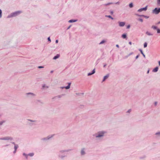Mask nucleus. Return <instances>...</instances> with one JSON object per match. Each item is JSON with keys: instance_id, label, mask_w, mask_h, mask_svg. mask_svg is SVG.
Returning <instances> with one entry per match:
<instances>
[{"instance_id": "12", "label": "nucleus", "mask_w": 160, "mask_h": 160, "mask_svg": "<svg viewBox=\"0 0 160 160\" xmlns=\"http://www.w3.org/2000/svg\"><path fill=\"white\" fill-rule=\"evenodd\" d=\"M76 21H77L76 20H70L69 21V22H76Z\"/></svg>"}, {"instance_id": "24", "label": "nucleus", "mask_w": 160, "mask_h": 160, "mask_svg": "<svg viewBox=\"0 0 160 160\" xmlns=\"http://www.w3.org/2000/svg\"><path fill=\"white\" fill-rule=\"evenodd\" d=\"M138 20L141 22H143V20L142 18H139V19Z\"/></svg>"}, {"instance_id": "3", "label": "nucleus", "mask_w": 160, "mask_h": 160, "mask_svg": "<svg viewBox=\"0 0 160 160\" xmlns=\"http://www.w3.org/2000/svg\"><path fill=\"white\" fill-rule=\"evenodd\" d=\"M147 6H146V7L141 8L138 10V11L139 12H142L143 11H146L147 9Z\"/></svg>"}, {"instance_id": "26", "label": "nucleus", "mask_w": 160, "mask_h": 160, "mask_svg": "<svg viewBox=\"0 0 160 160\" xmlns=\"http://www.w3.org/2000/svg\"><path fill=\"white\" fill-rule=\"evenodd\" d=\"M14 148H15V151H16L17 148V147L16 146H15L14 147Z\"/></svg>"}, {"instance_id": "41", "label": "nucleus", "mask_w": 160, "mask_h": 160, "mask_svg": "<svg viewBox=\"0 0 160 160\" xmlns=\"http://www.w3.org/2000/svg\"><path fill=\"white\" fill-rule=\"evenodd\" d=\"M138 56H137L136 57V58H138Z\"/></svg>"}, {"instance_id": "28", "label": "nucleus", "mask_w": 160, "mask_h": 160, "mask_svg": "<svg viewBox=\"0 0 160 160\" xmlns=\"http://www.w3.org/2000/svg\"><path fill=\"white\" fill-rule=\"evenodd\" d=\"M23 155H24L25 156H26V158H27V156H28V155H27L25 154L24 153L23 154Z\"/></svg>"}, {"instance_id": "13", "label": "nucleus", "mask_w": 160, "mask_h": 160, "mask_svg": "<svg viewBox=\"0 0 160 160\" xmlns=\"http://www.w3.org/2000/svg\"><path fill=\"white\" fill-rule=\"evenodd\" d=\"M152 28L154 29H157V27L154 26H152Z\"/></svg>"}, {"instance_id": "19", "label": "nucleus", "mask_w": 160, "mask_h": 160, "mask_svg": "<svg viewBox=\"0 0 160 160\" xmlns=\"http://www.w3.org/2000/svg\"><path fill=\"white\" fill-rule=\"evenodd\" d=\"M147 43L146 42H145L144 43V48H146V47H147Z\"/></svg>"}, {"instance_id": "27", "label": "nucleus", "mask_w": 160, "mask_h": 160, "mask_svg": "<svg viewBox=\"0 0 160 160\" xmlns=\"http://www.w3.org/2000/svg\"><path fill=\"white\" fill-rule=\"evenodd\" d=\"M130 27V25H128V26H127V28H129Z\"/></svg>"}, {"instance_id": "45", "label": "nucleus", "mask_w": 160, "mask_h": 160, "mask_svg": "<svg viewBox=\"0 0 160 160\" xmlns=\"http://www.w3.org/2000/svg\"><path fill=\"white\" fill-rule=\"evenodd\" d=\"M52 72V71L51 72Z\"/></svg>"}, {"instance_id": "42", "label": "nucleus", "mask_w": 160, "mask_h": 160, "mask_svg": "<svg viewBox=\"0 0 160 160\" xmlns=\"http://www.w3.org/2000/svg\"><path fill=\"white\" fill-rule=\"evenodd\" d=\"M149 72V71H148V73Z\"/></svg>"}, {"instance_id": "11", "label": "nucleus", "mask_w": 160, "mask_h": 160, "mask_svg": "<svg viewBox=\"0 0 160 160\" xmlns=\"http://www.w3.org/2000/svg\"><path fill=\"white\" fill-rule=\"evenodd\" d=\"M127 37L126 35L125 34H123L122 35V37L123 38H125Z\"/></svg>"}, {"instance_id": "25", "label": "nucleus", "mask_w": 160, "mask_h": 160, "mask_svg": "<svg viewBox=\"0 0 160 160\" xmlns=\"http://www.w3.org/2000/svg\"><path fill=\"white\" fill-rule=\"evenodd\" d=\"M157 3L158 4H160V0H157Z\"/></svg>"}, {"instance_id": "17", "label": "nucleus", "mask_w": 160, "mask_h": 160, "mask_svg": "<svg viewBox=\"0 0 160 160\" xmlns=\"http://www.w3.org/2000/svg\"><path fill=\"white\" fill-rule=\"evenodd\" d=\"M106 17H108L109 18H111L112 19H113V18H112L111 16L110 15L106 16Z\"/></svg>"}, {"instance_id": "16", "label": "nucleus", "mask_w": 160, "mask_h": 160, "mask_svg": "<svg viewBox=\"0 0 160 160\" xmlns=\"http://www.w3.org/2000/svg\"><path fill=\"white\" fill-rule=\"evenodd\" d=\"M129 6L130 8H132L133 6L132 3H130L129 5Z\"/></svg>"}, {"instance_id": "33", "label": "nucleus", "mask_w": 160, "mask_h": 160, "mask_svg": "<svg viewBox=\"0 0 160 160\" xmlns=\"http://www.w3.org/2000/svg\"><path fill=\"white\" fill-rule=\"evenodd\" d=\"M129 44L130 45H131L132 44V42H129Z\"/></svg>"}, {"instance_id": "22", "label": "nucleus", "mask_w": 160, "mask_h": 160, "mask_svg": "<svg viewBox=\"0 0 160 160\" xmlns=\"http://www.w3.org/2000/svg\"><path fill=\"white\" fill-rule=\"evenodd\" d=\"M105 42V41H104V40H103V41H102V42H101L100 43V44H102V43H104Z\"/></svg>"}, {"instance_id": "31", "label": "nucleus", "mask_w": 160, "mask_h": 160, "mask_svg": "<svg viewBox=\"0 0 160 160\" xmlns=\"http://www.w3.org/2000/svg\"><path fill=\"white\" fill-rule=\"evenodd\" d=\"M116 46L117 48H118L119 47V45H118V44H117V45H116Z\"/></svg>"}, {"instance_id": "30", "label": "nucleus", "mask_w": 160, "mask_h": 160, "mask_svg": "<svg viewBox=\"0 0 160 160\" xmlns=\"http://www.w3.org/2000/svg\"><path fill=\"white\" fill-rule=\"evenodd\" d=\"M48 41H50V42L51 41V40H50V38L49 37L48 38Z\"/></svg>"}, {"instance_id": "20", "label": "nucleus", "mask_w": 160, "mask_h": 160, "mask_svg": "<svg viewBox=\"0 0 160 160\" xmlns=\"http://www.w3.org/2000/svg\"><path fill=\"white\" fill-rule=\"evenodd\" d=\"M34 155V153H31L28 154V155L30 156H32Z\"/></svg>"}, {"instance_id": "7", "label": "nucleus", "mask_w": 160, "mask_h": 160, "mask_svg": "<svg viewBox=\"0 0 160 160\" xmlns=\"http://www.w3.org/2000/svg\"><path fill=\"white\" fill-rule=\"evenodd\" d=\"M109 77V75H107L105 76L104 77L103 79V81H104L106 79H107Z\"/></svg>"}, {"instance_id": "14", "label": "nucleus", "mask_w": 160, "mask_h": 160, "mask_svg": "<svg viewBox=\"0 0 160 160\" xmlns=\"http://www.w3.org/2000/svg\"><path fill=\"white\" fill-rule=\"evenodd\" d=\"M146 33L148 35H152V34L150 33V32H147Z\"/></svg>"}, {"instance_id": "34", "label": "nucleus", "mask_w": 160, "mask_h": 160, "mask_svg": "<svg viewBox=\"0 0 160 160\" xmlns=\"http://www.w3.org/2000/svg\"><path fill=\"white\" fill-rule=\"evenodd\" d=\"M160 24V22H158L157 23V24Z\"/></svg>"}, {"instance_id": "23", "label": "nucleus", "mask_w": 160, "mask_h": 160, "mask_svg": "<svg viewBox=\"0 0 160 160\" xmlns=\"http://www.w3.org/2000/svg\"><path fill=\"white\" fill-rule=\"evenodd\" d=\"M2 11L0 9V18L1 17V16H2Z\"/></svg>"}, {"instance_id": "10", "label": "nucleus", "mask_w": 160, "mask_h": 160, "mask_svg": "<svg viewBox=\"0 0 160 160\" xmlns=\"http://www.w3.org/2000/svg\"><path fill=\"white\" fill-rule=\"evenodd\" d=\"M70 84H71V83H69L68 84V86H67V87H65V88L66 89H68L70 87Z\"/></svg>"}, {"instance_id": "38", "label": "nucleus", "mask_w": 160, "mask_h": 160, "mask_svg": "<svg viewBox=\"0 0 160 160\" xmlns=\"http://www.w3.org/2000/svg\"><path fill=\"white\" fill-rule=\"evenodd\" d=\"M158 63H159V65H160V61H159L158 62Z\"/></svg>"}, {"instance_id": "37", "label": "nucleus", "mask_w": 160, "mask_h": 160, "mask_svg": "<svg viewBox=\"0 0 160 160\" xmlns=\"http://www.w3.org/2000/svg\"><path fill=\"white\" fill-rule=\"evenodd\" d=\"M131 111V110H129L128 111V112H130Z\"/></svg>"}, {"instance_id": "1", "label": "nucleus", "mask_w": 160, "mask_h": 160, "mask_svg": "<svg viewBox=\"0 0 160 160\" xmlns=\"http://www.w3.org/2000/svg\"><path fill=\"white\" fill-rule=\"evenodd\" d=\"M21 13V12L20 11H17L15 12H14L12 13L10 17H15L18 15L20 13ZM9 17V16H8Z\"/></svg>"}, {"instance_id": "6", "label": "nucleus", "mask_w": 160, "mask_h": 160, "mask_svg": "<svg viewBox=\"0 0 160 160\" xmlns=\"http://www.w3.org/2000/svg\"><path fill=\"white\" fill-rule=\"evenodd\" d=\"M95 72V69H93L92 71V72L91 73H89L88 74V76H90L91 75H92V74H94V73Z\"/></svg>"}, {"instance_id": "9", "label": "nucleus", "mask_w": 160, "mask_h": 160, "mask_svg": "<svg viewBox=\"0 0 160 160\" xmlns=\"http://www.w3.org/2000/svg\"><path fill=\"white\" fill-rule=\"evenodd\" d=\"M60 56V55L59 54H57L56 56H55L53 58V59H56L58 58Z\"/></svg>"}, {"instance_id": "36", "label": "nucleus", "mask_w": 160, "mask_h": 160, "mask_svg": "<svg viewBox=\"0 0 160 160\" xmlns=\"http://www.w3.org/2000/svg\"><path fill=\"white\" fill-rule=\"evenodd\" d=\"M3 122H0V125H2V124Z\"/></svg>"}, {"instance_id": "21", "label": "nucleus", "mask_w": 160, "mask_h": 160, "mask_svg": "<svg viewBox=\"0 0 160 160\" xmlns=\"http://www.w3.org/2000/svg\"><path fill=\"white\" fill-rule=\"evenodd\" d=\"M157 33H160V30L159 29H157Z\"/></svg>"}, {"instance_id": "39", "label": "nucleus", "mask_w": 160, "mask_h": 160, "mask_svg": "<svg viewBox=\"0 0 160 160\" xmlns=\"http://www.w3.org/2000/svg\"><path fill=\"white\" fill-rule=\"evenodd\" d=\"M157 102H155V105H157Z\"/></svg>"}, {"instance_id": "29", "label": "nucleus", "mask_w": 160, "mask_h": 160, "mask_svg": "<svg viewBox=\"0 0 160 160\" xmlns=\"http://www.w3.org/2000/svg\"><path fill=\"white\" fill-rule=\"evenodd\" d=\"M38 68H43V67H42V66H39V67H38Z\"/></svg>"}, {"instance_id": "32", "label": "nucleus", "mask_w": 160, "mask_h": 160, "mask_svg": "<svg viewBox=\"0 0 160 160\" xmlns=\"http://www.w3.org/2000/svg\"><path fill=\"white\" fill-rule=\"evenodd\" d=\"M58 40H56V43H58Z\"/></svg>"}, {"instance_id": "4", "label": "nucleus", "mask_w": 160, "mask_h": 160, "mask_svg": "<svg viewBox=\"0 0 160 160\" xmlns=\"http://www.w3.org/2000/svg\"><path fill=\"white\" fill-rule=\"evenodd\" d=\"M119 26L120 27L124 26L125 25V23L124 22H119Z\"/></svg>"}, {"instance_id": "15", "label": "nucleus", "mask_w": 160, "mask_h": 160, "mask_svg": "<svg viewBox=\"0 0 160 160\" xmlns=\"http://www.w3.org/2000/svg\"><path fill=\"white\" fill-rule=\"evenodd\" d=\"M140 51L141 53L142 54V55H143V56H144V57H145V55L144 54V53H143L142 51V50L140 49Z\"/></svg>"}, {"instance_id": "43", "label": "nucleus", "mask_w": 160, "mask_h": 160, "mask_svg": "<svg viewBox=\"0 0 160 160\" xmlns=\"http://www.w3.org/2000/svg\"><path fill=\"white\" fill-rule=\"evenodd\" d=\"M136 15L137 16H138V15L137 14H136Z\"/></svg>"}, {"instance_id": "44", "label": "nucleus", "mask_w": 160, "mask_h": 160, "mask_svg": "<svg viewBox=\"0 0 160 160\" xmlns=\"http://www.w3.org/2000/svg\"><path fill=\"white\" fill-rule=\"evenodd\" d=\"M158 134V133H156V134Z\"/></svg>"}, {"instance_id": "5", "label": "nucleus", "mask_w": 160, "mask_h": 160, "mask_svg": "<svg viewBox=\"0 0 160 160\" xmlns=\"http://www.w3.org/2000/svg\"><path fill=\"white\" fill-rule=\"evenodd\" d=\"M103 134L104 133L102 132L99 133L98 136H96V137L99 138L102 137L103 136Z\"/></svg>"}, {"instance_id": "35", "label": "nucleus", "mask_w": 160, "mask_h": 160, "mask_svg": "<svg viewBox=\"0 0 160 160\" xmlns=\"http://www.w3.org/2000/svg\"><path fill=\"white\" fill-rule=\"evenodd\" d=\"M110 13H111V14H113V12H112V11H111V12H110Z\"/></svg>"}, {"instance_id": "2", "label": "nucleus", "mask_w": 160, "mask_h": 160, "mask_svg": "<svg viewBox=\"0 0 160 160\" xmlns=\"http://www.w3.org/2000/svg\"><path fill=\"white\" fill-rule=\"evenodd\" d=\"M160 12V8H156L153 10V12L156 14H158Z\"/></svg>"}, {"instance_id": "40", "label": "nucleus", "mask_w": 160, "mask_h": 160, "mask_svg": "<svg viewBox=\"0 0 160 160\" xmlns=\"http://www.w3.org/2000/svg\"><path fill=\"white\" fill-rule=\"evenodd\" d=\"M141 16H143V17H146V16H144V15H141Z\"/></svg>"}, {"instance_id": "18", "label": "nucleus", "mask_w": 160, "mask_h": 160, "mask_svg": "<svg viewBox=\"0 0 160 160\" xmlns=\"http://www.w3.org/2000/svg\"><path fill=\"white\" fill-rule=\"evenodd\" d=\"M85 152L84 151V150L83 149L81 151V153L82 155L84 154H85Z\"/></svg>"}, {"instance_id": "8", "label": "nucleus", "mask_w": 160, "mask_h": 160, "mask_svg": "<svg viewBox=\"0 0 160 160\" xmlns=\"http://www.w3.org/2000/svg\"><path fill=\"white\" fill-rule=\"evenodd\" d=\"M158 70V67H156L153 70V72H157Z\"/></svg>"}]
</instances>
